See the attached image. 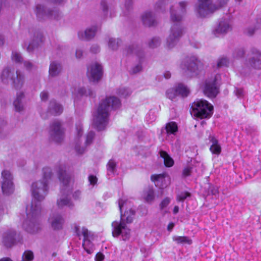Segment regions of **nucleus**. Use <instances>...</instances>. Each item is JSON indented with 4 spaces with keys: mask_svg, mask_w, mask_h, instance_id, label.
<instances>
[{
    "mask_svg": "<svg viewBox=\"0 0 261 261\" xmlns=\"http://www.w3.org/2000/svg\"><path fill=\"white\" fill-rule=\"evenodd\" d=\"M43 181L36 182L32 185V193L33 200L30 206L26 208V214L28 219L34 223L38 219L41 214L40 202L42 200L47 194L48 186L47 181L51 177L52 173L49 168L43 169Z\"/></svg>",
    "mask_w": 261,
    "mask_h": 261,
    "instance_id": "f257e3e1",
    "label": "nucleus"
},
{
    "mask_svg": "<svg viewBox=\"0 0 261 261\" xmlns=\"http://www.w3.org/2000/svg\"><path fill=\"white\" fill-rule=\"evenodd\" d=\"M120 106L119 99L115 96L107 97L99 103L94 120L95 127L98 130L104 129L106 127L109 116V111L117 109Z\"/></svg>",
    "mask_w": 261,
    "mask_h": 261,
    "instance_id": "f03ea898",
    "label": "nucleus"
},
{
    "mask_svg": "<svg viewBox=\"0 0 261 261\" xmlns=\"http://www.w3.org/2000/svg\"><path fill=\"white\" fill-rule=\"evenodd\" d=\"M191 114L198 119H209L213 114L214 107L207 100L197 99L191 105Z\"/></svg>",
    "mask_w": 261,
    "mask_h": 261,
    "instance_id": "7ed1b4c3",
    "label": "nucleus"
},
{
    "mask_svg": "<svg viewBox=\"0 0 261 261\" xmlns=\"http://www.w3.org/2000/svg\"><path fill=\"white\" fill-rule=\"evenodd\" d=\"M118 205L121 213V221L126 223H131L135 215L133 204L127 199H119Z\"/></svg>",
    "mask_w": 261,
    "mask_h": 261,
    "instance_id": "20e7f679",
    "label": "nucleus"
},
{
    "mask_svg": "<svg viewBox=\"0 0 261 261\" xmlns=\"http://www.w3.org/2000/svg\"><path fill=\"white\" fill-rule=\"evenodd\" d=\"M228 0H219V5L217 7L212 3V0H198V6L196 11L200 16L205 17L210 13H212L219 8L225 5Z\"/></svg>",
    "mask_w": 261,
    "mask_h": 261,
    "instance_id": "39448f33",
    "label": "nucleus"
},
{
    "mask_svg": "<svg viewBox=\"0 0 261 261\" xmlns=\"http://www.w3.org/2000/svg\"><path fill=\"white\" fill-rule=\"evenodd\" d=\"M1 78L2 81L5 80L10 79L13 81V86L16 89H19L22 87L23 81V76L20 72L16 71L15 73L13 70L9 68L4 69L2 72Z\"/></svg>",
    "mask_w": 261,
    "mask_h": 261,
    "instance_id": "423d86ee",
    "label": "nucleus"
},
{
    "mask_svg": "<svg viewBox=\"0 0 261 261\" xmlns=\"http://www.w3.org/2000/svg\"><path fill=\"white\" fill-rule=\"evenodd\" d=\"M220 77V74H216L214 77L205 80L203 88L205 95L210 98L215 97L219 93L217 80Z\"/></svg>",
    "mask_w": 261,
    "mask_h": 261,
    "instance_id": "0eeeda50",
    "label": "nucleus"
},
{
    "mask_svg": "<svg viewBox=\"0 0 261 261\" xmlns=\"http://www.w3.org/2000/svg\"><path fill=\"white\" fill-rule=\"evenodd\" d=\"M181 67L185 72L189 71L198 74V71L203 69V65L196 57L193 56L186 58L184 62L181 64Z\"/></svg>",
    "mask_w": 261,
    "mask_h": 261,
    "instance_id": "6e6552de",
    "label": "nucleus"
},
{
    "mask_svg": "<svg viewBox=\"0 0 261 261\" xmlns=\"http://www.w3.org/2000/svg\"><path fill=\"white\" fill-rule=\"evenodd\" d=\"M3 181L2 185V189L4 194L9 195L14 191V186L12 181V177L10 171L4 170L2 172Z\"/></svg>",
    "mask_w": 261,
    "mask_h": 261,
    "instance_id": "1a4fd4ad",
    "label": "nucleus"
},
{
    "mask_svg": "<svg viewBox=\"0 0 261 261\" xmlns=\"http://www.w3.org/2000/svg\"><path fill=\"white\" fill-rule=\"evenodd\" d=\"M50 135L53 139L56 142L59 143L63 139L64 129L62 127L59 121H54L50 126Z\"/></svg>",
    "mask_w": 261,
    "mask_h": 261,
    "instance_id": "9d476101",
    "label": "nucleus"
},
{
    "mask_svg": "<svg viewBox=\"0 0 261 261\" xmlns=\"http://www.w3.org/2000/svg\"><path fill=\"white\" fill-rule=\"evenodd\" d=\"M88 73L90 74V79L92 81H98L102 75V67L98 63H95L88 68Z\"/></svg>",
    "mask_w": 261,
    "mask_h": 261,
    "instance_id": "9b49d317",
    "label": "nucleus"
},
{
    "mask_svg": "<svg viewBox=\"0 0 261 261\" xmlns=\"http://www.w3.org/2000/svg\"><path fill=\"white\" fill-rule=\"evenodd\" d=\"M171 34H170L167 40L169 42L168 45L169 46L172 43H173L177 40L182 34V30L177 24H174L171 27Z\"/></svg>",
    "mask_w": 261,
    "mask_h": 261,
    "instance_id": "f8f14e48",
    "label": "nucleus"
},
{
    "mask_svg": "<svg viewBox=\"0 0 261 261\" xmlns=\"http://www.w3.org/2000/svg\"><path fill=\"white\" fill-rule=\"evenodd\" d=\"M252 53L254 56L249 61L250 66L256 69H261V54L256 49L253 50Z\"/></svg>",
    "mask_w": 261,
    "mask_h": 261,
    "instance_id": "ddd939ff",
    "label": "nucleus"
},
{
    "mask_svg": "<svg viewBox=\"0 0 261 261\" xmlns=\"http://www.w3.org/2000/svg\"><path fill=\"white\" fill-rule=\"evenodd\" d=\"M143 198L149 203L153 201L155 199V192L152 186H148L143 190Z\"/></svg>",
    "mask_w": 261,
    "mask_h": 261,
    "instance_id": "4468645a",
    "label": "nucleus"
},
{
    "mask_svg": "<svg viewBox=\"0 0 261 261\" xmlns=\"http://www.w3.org/2000/svg\"><path fill=\"white\" fill-rule=\"evenodd\" d=\"M16 232L14 231L7 232L3 239L4 245L7 247H11L15 243Z\"/></svg>",
    "mask_w": 261,
    "mask_h": 261,
    "instance_id": "2eb2a0df",
    "label": "nucleus"
},
{
    "mask_svg": "<svg viewBox=\"0 0 261 261\" xmlns=\"http://www.w3.org/2000/svg\"><path fill=\"white\" fill-rule=\"evenodd\" d=\"M96 31V27H93L91 28L86 29L84 34L83 33H79L78 36L81 39L89 40L95 36Z\"/></svg>",
    "mask_w": 261,
    "mask_h": 261,
    "instance_id": "dca6fc26",
    "label": "nucleus"
},
{
    "mask_svg": "<svg viewBox=\"0 0 261 261\" xmlns=\"http://www.w3.org/2000/svg\"><path fill=\"white\" fill-rule=\"evenodd\" d=\"M90 232L88 230L87 228L85 227H83L82 229V234L84 238L83 240L82 246L84 249V250L87 252L88 254H91L92 253V250L86 247V244H88L89 245L91 244V242L89 240V237L90 236Z\"/></svg>",
    "mask_w": 261,
    "mask_h": 261,
    "instance_id": "f3484780",
    "label": "nucleus"
},
{
    "mask_svg": "<svg viewBox=\"0 0 261 261\" xmlns=\"http://www.w3.org/2000/svg\"><path fill=\"white\" fill-rule=\"evenodd\" d=\"M125 223L120 221L119 223L114 221L112 223V226L113 227L112 235L114 237H119L122 232L123 228H125Z\"/></svg>",
    "mask_w": 261,
    "mask_h": 261,
    "instance_id": "a211bd4d",
    "label": "nucleus"
},
{
    "mask_svg": "<svg viewBox=\"0 0 261 261\" xmlns=\"http://www.w3.org/2000/svg\"><path fill=\"white\" fill-rule=\"evenodd\" d=\"M48 110L49 112L55 116L60 115L63 110L62 106L55 100L50 101Z\"/></svg>",
    "mask_w": 261,
    "mask_h": 261,
    "instance_id": "6ab92c4d",
    "label": "nucleus"
},
{
    "mask_svg": "<svg viewBox=\"0 0 261 261\" xmlns=\"http://www.w3.org/2000/svg\"><path fill=\"white\" fill-rule=\"evenodd\" d=\"M65 167H61L58 170V178L64 186H67L70 182V177L66 173Z\"/></svg>",
    "mask_w": 261,
    "mask_h": 261,
    "instance_id": "aec40b11",
    "label": "nucleus"
},
{
    "mask_svg": "<svg viewBox=\"0 0 261 261\" xmlns=\"http://www.w3.org/2000/svg\"><path fill=\"white\" fill-rule=\"evenodd\" d=\"M64 220L60 215L54 216L51 222V226L54 230H59L62 228Z\"/></svg>",
    "mask_w": 261,
    "mask_h": 261,
    "instance_id": "412c9836",
    "label": "nucleus"
},
{
    "mask_svg": "<svg viewBox=\"0 0 261 261\" xmlns=\"http://www.w3.org/2000/svg\"><path fill=\"white\" fill-rule=\"evenodd\" d=\"M142 20L143 24L148 27L154 26L156 21L151 12H145L142 16Z\"/></svg>",
    "mask_w": 261,
    "mask_h": 261,
    "instance_id": "4be33fe9",
    "label": "nucleus"
},
{
    "mask_svg": "<svg viewBox=\"0 0 261 261\" xmlns=\"http://www.w3.org/2000/svg\"><path fill=\"white\" fill-rule=\"evenodd\" d=\"M159 154L160 156L164 159V164L166 167H171L173 166L174 164V160L166 151L161 150Z\"/></svg>",
    "mask_w": 261,
    "mask_h": 261,
    "instance_id": "5701e85b",
    "label": "nucleus"
},
{
    "mask_svg": "<svg viewBox=\"0 0 261 261\" xmlns=\"http://www.w3.org/2000/svg\"><path fill=\"white\" fill-rule=\"evenodd\" d=\"M165 128L167 134L175 135L178 130L177 124L174 121L167 123Z\"/></svg>",
    "mask_w": 261,
    "mask_h": 261,
    "instance_id": "b1692460",
    "label": "nucleus"
},
{
    "mask_svg": "<svg viewBox=\"0 0 261 261\" xmlns=\"http://www.w3.org/2000/svg\"><path fill=\"white\" fill-rule=\"evenodd\" d=\"M211 141L212 142L210 148L211 151L213 154H219L221 152V147L218 144V141L215 137H212Z\"/></svg>",
    "mask_w": 261,
    "mask_h": 261,
    "instance_id": "393cba45",
    "label": "nucleus"
},
{
    "mask_svg": "<svg viewBox=\"0 0 261 261\" xmlns=\"http://www.w3.org/2000/svg\"><path fill=\"white\" fill-rule=\"evenodd\" d=\"M61 67L60 64L53 62L50 64L49 73L51 76L57 75L61 71Z\"/></svg>",
    "mask_w": 261,
    "mask_h": 261,
    "instance_id": "a878e982",
    "label": "nucleus"
},
{
    "mask_svg": "<svg viewBox=\"0 0 261 261\" xmlns=\"http://www.w3.org/2000/svg\"><path fill=\"white\" fill-rule=\"evenodd\" d=\"M177 94L182 97H187L189 93V89L182 84H179L175 88Z\"/></svg>",
    "mask_w": 261,
    "mask_h": 261,
    "instance_id": "bb28decb",
    "label": "nucleus"
},
{
    "mask_svg": "<svg viewBox=\"0 0 261 261\" xmlns=\"http://www.w3.org/2000/svg\"><path fill=\"white\" fill-rule=\"evenodd\" d=\"M23 97V93H20L17 95L16 99L14 101V106L15 107V110L17 112H20L23 109L21 104V100Z\"/></svg>",
    "mask_w": 261,
    "mask_h": 261,
    "instance_id": "cd10ccee",
    "label": "nucleus"
},
{
    "mask_svg": "<svg viewBox=\"0 0 261 261\" xmlns=\"http://www.w3.org/2000/svg\"><path fill=\"white\" fill-rule=\"evenodd\" d=\"M173 240L178 244H187L188 245H191L192 243V240L186 236L175 237L173 238Z\"/></svg>",
    "mask_w": 261,
    "mask_h": 261,
    "instance_id": "c85d7f7f",
    "label": "nucleus"
},
{
    "mask_svg": "<svg viewBox=\"0 0 261 261\" xmlns=\"http://www.w3.org/2000/svg\"><path fill=\"white\" fill-rule=\"evenodd\" d=\"M57 204L59 208H62L64 206H72L73 203L71 200L67 197L61 198L57 200Z\"/></svg>",
    "mask_w": 261,
    "mask_h": 261,
    "instance_id": "c756f323",
    "label": "nucleus"
},
{
    "mask_svg": "<svg viewBox=\"0 0 261 261\" xmlns=\"http://www.w3.org/2000/svg\"><path fill=\"white\" fill-rule=\"evenodd\" d=\"M229 28V25L227 23L224 22H220L216 31L218 33H224L227 32Z\"/></svg>",
    "mask_w": 261,
    "mask_h": 261,
    "instance_id": "7c9ffc66",
    "label": "nucleus"
},
{
    "mask_svg": "<svg viewBox=\"0 0 261 261\" xmlns=\"http://www.w3.org/2000/svg\"><path fill=\"white\" fill-rule=\"evenodd\" d=\"M34 259V254L32 251L27 250L24 251L22 257V261H32Z\"/></svg>",
    "mask_w": 261,
    "mask_h": 261,
    "instance_id": "2f4dec72",
    "label": "nucleus"
},
{
    "mask_svg": "<svg viewBox=\"0 0 261 261\" xmlns=\"http://www.w3.org/2000/svg\"><path fill=\"white\" fill-rule=\"evenodd\" d=\"M177 94L176 90L174 88H170L166 92L167 97L171 100H173L176 97Z\"/></svg>",
    "mask_w": 261,
    "mask_h": 261,
    "instance_id": "473e14b6",
    "label": "nucleus"
},
{
    "mask_svg": "<svg viewBox=\"0 0 261 261\" xmlns=\"http://www.w3.org/2000/svg\"><path fill=\"white\" fill-rule=\"evenodd\" d=\"M191 196V193L189 192H184L178 194L176 200L179 202H183L187 197Z\"/></svg>",
    "mask_w": 261,
    "mask_h": 261,
    "instance_id": "72a5a7b5",
    "label": "nucleus"
},
{
    "mask_svg": "<svg viewBox=\"0 0 261 261\" xmlns=\"http://www.w3.org/2000/svg\"><path fill=\"white\" fill-rule=\"evenodd\" d=\"M116 163L114 160H110L108 162L107 166L108 171L111 172L112 173H114L116 169Z\"/></svg>",
    "mask_w": 261,
    "mask_h": 261,
    "instance_id": "f704fd0d",
    "label": "nucleus"
},
{
    "mask_svg": "<svg viewBox=\"0 0 261 261\" xmlns=\"http://www.w3.org/2000/svg\"><path fill=\"white\" fill-rule=\"evenodd\" d=\"M122 236L123 237V240L125 241L128 239L130 236V229L127 227L126 225L125 224V228L123 229L122 232Z\"/></svg>",
    "mask_w": 261,
    "mask_h": 261,
    "instance_id": "c9c22d12",
    "label": "nucleus"
},
{
    "mask_svg": "<svg viewBox=\"0 0 261 261\" xmlns=\"http://www.w3.org/2000/svg\"><path fill=\"white\" fill-rule=\"evenodd\" d=\"M119 46V40L115 39H110L109 42V46L112 49H116Z\"/></svg>",
    "mask_w": 261,
    "mask_h": 261,
    "instance_id": "e433bc0d",
    "label": "nucleus"
},
{
    "mask_svg": "<svg viewBox=\"0 0 261 261\" xmlns=\"http://www.w3.org/2000/svg\"><path fill=\"white\" fill-rule=\"evenodd\" d=\"M12 59L16 63H21L22 60V58L20 55L16 52H12Z\"/></svg>",
    "mask_w": 261,
    "mask_h": 261,
    "instance_id": "4c0bfd02",
    "label": "nucleus"
},
{
    "mask_svg": "<svg viewBox=\"0 0 261 261\" xmlns=\"http://www.w3.org/2000/svg\"><path fill=\"white\" fill-rule=\"evenodd\" d=\"M244 51L243 49H238L237 50H235L234 53H233V57L236 59H239L244 57Z\"/></svg>",
    "mask_w": 261,
    "mask_h": 261,
    "instance_id": "58836bf2",
    "label": "nucleus"
},
{
    "mask_svg": "<svg viewBox=\"0 0 261 261\" xmlns=\"http://www.w3.org/2000/svg\"><path fill=\"white\" fill-rule=\"evenodd\" d=\"M228 60L226 58H222L220 59L217 63V66L221 67L223 66H227L228 64Z\"/></svg>",
    "mask_w": 261,
    "mask_h": 261,
    "instance_id": "ea45409f",
    "label": "nucleus"
},
{
    "mask_svg": "<svg viewBox=\"0 0 261 261\" xmlns=\"http://www.w3.org/2000/svg\"><path fill=\"white\" fill-rule=\"evenodd\" d=\"M170 199L169 197H165L160 203V207L161 210L166 207L170 203Z\"/></svg>",
    "mask_w": 261,
    "mask_h": 261,
    "instance_id": "a19ab883",
    "label": "nucleus"
},
{
    "mask_svg": "<svg viewBox=\"0 0 261 261\" xmlns=\"http://www.w3.org/2000/svg\"><path fill=\"white\" fill-rule=\"evenodd\" d=\"M160 44V41L159 38H153L152 39L151 41L149 43V46L150 47L153 48L157 46Z\"/></svg>",
    "mask_w": 261,
    "mask_h": 261,
    "instance_id": "79ce46f5",
    "label": "nucleus"
},
{
    "mask_svg": "<svg viewBox=\"0 0 261 261\" xmlns=\"http://www.w3.org/2000/svg\"><path fill=\"white\" fill-rule=\"evenodd\" d=\"M171 19L173 22L176 23L181 21V17L173 14L172 9H171Z\"/></svg>",
    "mask_w": 261,
    "mask_h": 261,
    "instance_id": "37998d69",
    "label": "nucleus"
},
{
    "mask_svg": "<svg viewBox=\"0 0 261 261\" xmlns=\"http://www.w3.org/2000/svg\"><path fill=\"white\" fill-rule=\"evenodd\" d=\"M164 174H153L151 176L150 179L152 181L155 182L158 181L160 178H164Z\"/></svg>",
    "mask_w": 261,
    "mask_h": 261,
    "instance_id": "c03bdc74",
    "label": "nucleus"
},
{
    "mask_svg": "<svg viewBox=\"0 0 261 261\" xmlns=\"http://www.w3.org/2000/svg\"><path fill=\"white\" fill-rule=\"evenodd\" d=\"M95 136V133L93 132H90L87 136L86 143L87 144H89L91 143Z\"/></svg>",
    "mask_w": 261,
    "mask_h": 261,
    "instance_id": "a18cd8bd",
    "label": "nucleus"
},
{
    "mask_svg": "<svg viewBox=\"0 0 261 261\" xmlns=\"http://www.w3.org/2000/svg\"><path fill=\"white\" fill-rule=\"evenodd\" d=\"M192 172V168L187 167L185 168L182 171V176L184 177H187L191 175Z\"/></svg>",
    "mask_w": 261,
    "mask_h": 261,
    "instance_id": "49530a36",
    "label": "nucleus"
},
{
    "mask_svg": "<svg viewBox=\"0 0 261 261\" xmlns=\"http://www.w3.org/2000/svg\"><path fill=\"white\" fill-rule=\"evenodd\" d=\"M89 181L91 185H95L97 183V178L94 175H91L89 176Z\"/></svg>",
    "mask_w": 261,
    "mask_h": 261,
    "instance_id": "de8ad7c7",
    "label": "nucleus"
},
{
    "mask_svg": "<svg viewBox=\"0 0 261 261\" xmlns=\"http://www.w3.org/2000/svg\"><path fill=\"white\" fill-rule=\"evenodd\" d=\"M104 258V255L101 252H98L96 254L95 260V261H102Z\"/></svg>",
    "mask_w": 261,
    "mask_h": 261,
    "instance_id": "09e8293b",
    "label": "nucleus"
},
{
    "mask_svg": "<svg viewBox=\"0 0 261 261\" xmlns=\"http://www.w3.org/2000/svg\"><path fill=\"white\" fill-rule=\"evenodd\" d=\"M142 70V66L141 65H137L132 69V72L133 73H136Z\"/></svg>",
    "mask_w": 261,
    "mask_h": 261,
    "instance_id": "8fccbe9b",
    "label": "nucleus"
},
{
    "mask_svg": "<svg viewBox=\"0 0 261 261\" xmlns=\"http://www.w3.org/2000/svg\"><path fill=\"white\" fill-rule=\"evenodd\" d=\"M48 93L47 92H42L40 94V97L42 101H45L48 98Z\"/></svg>",
    "mask_w": 261,
    "mask_h": 261,
    "instance_id": "3c124183",
    "label": "nucleus"
},
{
    "mask_svg": "<svg viewBox=\"0 0 261 261\" xmlns=\"http://www.w3.org/2000/svg\"><path fill=\"white\" fill-rule=\"evenodd\" d=\"M76 129L77 132V136L80 137L82 135V128L81 125H76Z\"/></svg>",
    "mask_w": 261,
    "mask_h": 261,
    "instance_id": "603ef678",
    "label": "nucleus"
},
{
    "mask_svg": "<svg viewBox=\"0 0 261 261\" xmlns=\"http://www.w3.org/2000/svg\"><path fill=\"white\" fill-rule=\"evenodd\" d=\"M81 196V192L79 191H75L73 194V198L75 200L79 199Z\"/></svg>",
    "mask_w": 261,
    "mask_h": 261,
    "instance_id": "864d4df0",
    "label": "nucleus"
},
{
    "mask_svg": "<svg viewBox=\"0 0 261 261\" xmlns=\"http://www.w3.org/2000/svg\"><path fill=\"white\" fill-rule=\"evenodd\" d=\"M43 10V7L41 5H37L36 6V15L38 16L41 11Z\"/></svg>",
    "mask_w": 261,
    "mask_h": 261,
    "instance_id": "5fc2aeb1",
    "label": "nucleus"
},
{
    "mask_svg": "<svg viewBox=\"0 0 261 261\" xmlns=\"http://www.w3.org/2000/svg\"><path fill=\"white\" fill-rule=\"evenodd\" d=\"M101 6L103 11H106L108 10V7L107 5V3L105 1H102L101 2Z\"/></svg>",
    "mask_w": 261,
    "mask_h": 261,
    "instance_id": "6e6d98bb",
    "label": "nucleus"
},
{
    "mask_svg": "<svg viewBox=\"0 0 261 261\" xmlns=\"http://www.w3.org/2000/svg\"><path fill=\"white\" fill-rule=\"evenodd\" d=\"M74 230H75V232L76 235L78 237H80L81 235V233L80 228H79V226L75 225L74 227Z\"/></svg>",
    "mask_w": 261,
    "mask_h": 261,
    "instance_id": "4d7b16f0",
    "label": "nucleus"
},
{
    "mask_svg": "<svg viewBox=\"0 0 261 261\" xmlns=\"http://www.w3.org/2000/svg\"><path fill=\"white\" fill-rule=\"evenodd\" d=\"M83 55V52L81 50H77L75 52V56L77 58H81Z\"/></svg>",
    "mask_w": 261,
    "mask_h": 261,
    "instance_id": "13d9d810",
    "label": "nucleus"
},
{
    "mask_svg": "<svg viewBox=\"0 0 261 261\" xmlns=\"http://www.w3.org/2000/svg\"><path fill=\"white\" fill-rule=\"evenodd\" d=\"M24 65L28 69H31L32 67V63L29 62H24Z\"/></svg>",
    "mask_w": 261,
    "mask_h": 261,
    "instance_id": "bf43d9fd",
    "label": "nucleus"
},
{
    "mask_svg": "<svg viewBox=\"0 0 261 261\" xmlns=\"http://www.w3.org/2000/svg\"><path fill=\"white\" fill-rule=\"evenodd\" d=\"M174 226V224L173 222H170L169 223L167 226V229L168 231H171L173 228Z\"/></svg>",
    "mask_w": 261,
    "mask_h": 261,
    "instance_id": "052dcab7",
    "label": "nucleus"
},
{
    "mask_svg": "<svg viewBox=\"0 0 261 261\" xmlns=\"http://www.w3.org/2000/svg\"><path fill=\"white\" fill-rule=\"evenodd\" d=\"M85 93H86V90L84 88L80 89L78 91V94H79L80 95H83L85 94Z\"/></svg>",
    "mask_w": 261,
    "mask_h": 261,
    "instance_id": "680f3d73",
    "label": "nucleus"
},
{
    "mask_svg": "<svg viewBox=\"0 0 261 261\" xmlns=\"http://www.w3.org/2000/svg\"><path fill=\"white\" fill-rule=\"evenodd\" d=\"M4 214V210L3 208H0V221L2 220Z\"/></svg>",
    "mask_w": 261,
    "mask_h": 261,
    "instance_id": "e2e57ef3",
    "label": "nucleus"
},
{
    "mask_svg": "<svg viewBox=\"0 0 261 261\" xmlns=\"http://www.w3.org/2000/svg\"><path fill=\"white\" fill-rule=\"evenodd\" d=\"M164 77L168 79L171 77V73L169 71H167L164 73Z\"/></svg>",
    "mask_w": 261,
    "mask_h": 261,
    "instance_id": "0e129e2a",
    "label": "nucleus"
},
{
    "mask_svg": "<svg viewBox=\"0 0 261 261\" xmlns=\"http://www.w3.org/2000/svg\"><path fill=\"white\" fill-rule=\"evenodd\" d=\"M254 30H251L250 29H248V31H247V34L249 36H251L254 34Z\"/></svg>",
    "mask_w": 261,
    "mask_h": 261,
    "instance_id": "69168bd1",
    "label": "nucleus"
},
{
    "mask_svg": "<svg viewBox=\"0 0 261 261\" xmlns=\"http://www.w3.org/2000/svg\"><path fill=\"white\" fill-rule=\"evenodd\" d=\"M179 211V207L178 206L176 205L174 207L173 212L174 214H177Z\"/></svg>",
    "mask_w": 261,
    "mask_h": 261,
    "instance_id": "338daca9",
    "label": "nucleus"
},
{
    "mask_svg": "<svg viewBox=\"0 0 261 261\" xmlns=\"http://www.w3.org/2000/svg\"><path fill=\"white\" fill-rule=\"evenodd\" d=\"M0 261H13L9 257H3L0 259Z\"/></svg>",
    "mask_w": 261,
    "mask_h": 261,
    "instance_id": "774afa93",
    "label": "nucleus"
}]
</instances>
